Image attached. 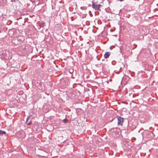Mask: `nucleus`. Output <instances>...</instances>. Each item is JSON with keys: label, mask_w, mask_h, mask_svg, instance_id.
Masks as SVG:
<instances>
[{"label": "nucleus", "mask_w": 158, "mask_h": 158, "mask_svg": "<svg viewBox=\"0 0 158 158\" xmlns=\"http://www.w3.org/2000/svg\"><path fill=\"white\" fill-rule=\"evenodd\" d=\"M92 7L95 9V10H99V7L101 6V5L100 4H95L93 2H92Z\"/></svg>", "instance_id": "nucleus-1"}, {"label": "nucleus", "mask_w": 158, "mask_h": 158, "mask_svg": "<svg viewBox=\"0 0 158 158\" xmlns=\"http://www.w3.org/2000/svg\"><path fill=\"white\" fill-rule=\"evenodd\" d=\"M118 118V125H122L123 121V118L120 117H117Z\"/></svg>", "instance_id": "nucleus-2"}, {"label": "nucleus", "mask_w": 158, "mask_h": 158, "mask_svg": "<svg viewBox=\"0 0 158 158\" xmlns=\"http://www.w3.org/2000/svg\"><path fill=\"white\" fill-rule=\"evenodd\" d=\"M110 52H106L104 55V58L106 59L108 58L110 56Z\"/></svg>", "instance_id": "nucleus-3"}, {"label": "nucleus", "mask_w": 158, "mask_h": 158, "mask_svg": "<svg viewBox=\"0 0 158 158\" xmlns=\"http://www.w3.org/2000/svg\"><path fill=\"white\" fill-rule=\"evenodd\" d=\"M40 26L41 28H43L45 26V23H42L40 24Z\"/></svg>", "instance_id": "nucleus-4"}, {"label": "nucleus", "mask_w": 158, "mask_h": 158, "mask_svg": "<svg viewBox=\"0 0 158 158\" xmlns=\"http://www.w3.org/2000/svg\"><path fill=\"white\" fill-rule=\"evenodd\" d=\"M31 116L29 115V116H28L27 118V120L26 122V123L28 122V121L30 120L31 118Z\"/></svg>", "instance_id": "nucleus-5"}, {"label": "nucleus", "mask_w": 158, "mask_h": 158, "mask_svg": "<svg viewBox=\"0 0 158 158\" xmlns=\"http://www.w3.org/2000/svg\"><path fill=\"white\" fill-rule=\"evenodd\" d=\"M6 133V132L5 131H2L0 130V135H2L3 134H5Z\"/></svg>", "instance_id": "nucleus-6"}, {"label": "nucleus", "mask_w": 158, "mask_h": 158, "mask_svg": "<svg viewBox=\"0 0 158 158\" xmlns=\"http://www.w3.org/2000/svg\"><path fill=\"white\" fill-rule=\"evenodd\" d=\"M63 122L64 123H66L68 122V120L66 119H64L63 120Z\"/></svg>", "instance_id": "nucleus-7"}, {"label": "nucleus", "mask_w": 158, "mask_h": 158, "mask_svg": "<svg viewBox=\"0 0 158 158\" xmlns=\"http://www.w3.org/2000/svg\"><path fill=\"white\" fill-rule=\"evenodd\" d=\"M26 124L27 125H30L31 124V120H30Z\"/></svg>", "instance_id": "nucleus-8"}, {"label": "nucleus", "mask_w": 158, "mask_h": 158, "mask_svg": "<svg viewBox=\"0 0 158 158\" xmlns=\"http://www.w3.org/2000/svg\"><path fill=\"white\" fill-rule=\"evenodd\" d=\"M118 1H123L124 0H117Z\"/></svg>", "instance_id": "nucleus-9"}, {"label": "nucleus", "mask_w": 158, "mask_h": 158, "mask_svg": "<svg viewBox=\"0 0 158 158\" xmlns=\"http://www.w3.org/2000/svg\"><path fill=\"white\" fill-rule=\"evenodd\" d=\"M11 31H9V33H10Z\"/></svg>", "instance_id": "nucleus-10"}, {"label": "nucleus", "mask_w": 158, "mask_h": 158, "mask_svg": "<svg viewBox=\"0 0 158 158\" xmlns=\"http://www.w3.org/2000/svg\"><path fill=\"white\" fill-rule=\"evenodd\" d=\"M5 58H6V59H7V57H5Z\"/></svg>", "instance_id": "nucleus-11"}, {"label": "nucleus", "mask_w": 158, "mask_h": 158, "mask_svg": "<svg viewBox=\"0 0 158 158\" xmlns=\"http://www.w3.org/2000/svg\"><path fill=\"white\" fill-rule=\"evenodd\" d=\"M71 71H70V73H71Z\"/></svg>", "instance_id": "nucleus-12"}, {"label": "nucleus", "mask_w": 158, "mask_h": 158, "mask_svg": "<svg viewBox=\"0 0 158 158\" xmlns=\"http://www.w3.org/2000/svg\"><path fill=\"white\" fill-rule=\"evenodd\" d=\"M71 71H70V73H71Z\"/></svg>", "instance_id": "nucleus-13"}]
</instances>
